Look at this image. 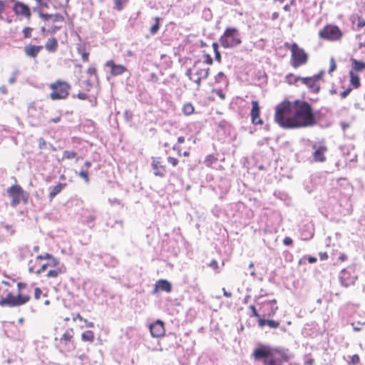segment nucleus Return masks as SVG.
<instances>
[{
  "label": "nucleus",
  "mask_w": 365,
  "mask_h": 365,
  "mask_svg": "<svg viewBox=\"0 0 365 365\" xmlns=\"http://www.w3.org/2000/svg\"><path fill=\"white\" fill-rule=\"evenodd\" d=\"M274 121L284 129H298L316 123L313 108L302 100H284L275 107Z\"/></svg>",
  "instance_id": "obj_1"
},
{
  "label": "nucleus",
  "mask_w": 365,
  "mask_h": 365,
  "mask_svg": "<svg viewBox=\"0 0 365 365\" xmlns=\"http://www.w3.org/2000/svg\"><path fill=\"white\" fill-rule=\"evenodd\" d=\"M252 356L256 361L262 359L263 365H284L290 359L287 350L264 345L255 349Z\"/></svg>",
  "instance_id": "obj_2"
},
{
  "label": "nucleus",
  "mask_w": 365,
  "mask_h": 365,
  "mask_svg": "<svg viewBox=\"0 0 365 365\" xmlns=\"http://www.w3.org/2000/svg\"><path fill=\"white\" fill-rule=\"evenodd\" d=\"M2 285L4 286L5 297L0 298V306L1 307H19L26 304L31 299L29 294L22 293L20 289L25 287L26 284L21 282H19L17 286L19 287V292L16 295L14 294L11 291L9 290L10 283L8 282L3 281Z\"/></svg>",
  "instance_id": "obj_3"
},
{
  "label": "nucleus",
  "mask_w": 365,
  "mask_h": 365,
  "mask_svg": "<svg viewBox=\"0 0 365 365\" xmlns=\"http://www.w3.org/2000/svg\"><path fill=\"white\" fill-rule=\"evenodd\" d=\"M284 47L291 52L289 63L293 68L297 69L308 63L309 54L297 43L286 42Z\"/></svg>",
  "instance_id": "obj_4"
},
{
  "label": "nucleus",
  "mask_w": 365,
  "mask_h": 365,
  "mask_svg": "<svg viewBox=\"0 0 365 365\" xmlns=\"http://www.w3.org/2000/svg\"><path fill=\"white\" fill-rule=\"evenodd\" d=\"M240 30L234 26L225 28L223 34L219 38V43L225 48H236L242 43Z\"/></svg>",
  "instance_id": "obj_5"
},
{
  "label": "nucleus",
  "mask_w": 365,
  "mask_h": 365,
  "mask_svg": "<svg viewBox=\"0 0 365 365\" xmlns=\"http://www.w3.org/2000/svg\"><path fill=\"white\" fill-rule=\"evenodd\" d=\"M45 272L48 279H56L66 272L65 265L60 260L49 253H45Z\"/></svg>",
  "instance_id": "obj_6"
},
{
  "label": "nucleus",
  "mask_w": 365,
  "mask_h": 365,
  "mask_svg": "<svg viewBox=\"0 0 365 365\" xmlns=\"http://www.w3.org/2000/svg\"><path fill=\"white\" fill-rule=\"evenodd\" d=\"M38 15L43 23L46 24L47 33L50 34H54L60 30L65 22L64 16L58 13L48 14L39 11Z\"/></svg>",
  "instance_id": "obj_7"
},
{
  "label": "nucleus",
  "mask_w": 365,
  "mask_h": 365,
  "mask_svg": "<svg viewBox=\"0 0 365 365\" xmlns=\"http://www.w3.org/2000/svg\"><path fill=\"white\" fill-rule=\"evenodd\" d=\"M51 92L49 97L53 101H59L66 99L70 93L71 86L67 81L62 79H57L48 86Z\"/></svg>",
  "instance_id": "obj_8"
},
{
  "label": "nucleus",
  "mask_w": 365,
  "mask_h": 365,
  "mask_svg": "<svg viewBox=\"0 0 365 365\" xmlns=\"http://www.w3.org/2000/svg\"><path fill=\"white\" fill-rule=\"evenodd\" d=\"M210 73V68L205 66L200 61L195 62L192 68L186 71V76L189 79L195 83L199 88L201 81L206 79Z\"/></svg>",
  "instance_id": "obj_9"
},
{
  "label": "nucleus",
  "mask_w": 365,
  "mask_h": 365,
  "mask_svg": "<svg viewBox=\"0 0 365 365\" xmlns=\"http://www.w3.org/2000/svg\"><path fill=\"white\" fill-rule=\"evenodd\" d=\"M343 36L344 33L340 28L334 24H327L319 31L320 38L329 41H340Z\"/></svg>",
  "instance_id": "obj_10"
},
{
  "label": "nucleus",
  "mask_w": 365,
  "mask_h": 365,
  "mask_svg": "<svg viewBox=\"0 0 365 365\" xmlns=\"http://www.w3.org/2000/svg\"><path fill=\"white\" fill-rule=\"evenodd\" d=\"M7 193L11 198V205L16 207L21 202L26 203L29 194L19 185H14L7 189Z\"/></svg>",
  "instance_id": "obj_11"
},
{
  "label": "nucleus",
  "mask_w": 365,
  "mask_h": 365,
  "mask_svg": "<svg viewBox=\"0 0 365 365\" xmlns=\"http://www.w3.org/2000/svg\"><path fill=\"white\" fill-rule=\"evenodd\" d=\"M45 253L38 255L34 259L29 260L28 263V269L30 273L41 275L45 272Z\"/></svg>",
  "instance_id": "obj_12"
},
{
  "label": "nucleus",
  "mask_w": 365,
  "mask_h": 365,
  "mask_svg": "<svg viewBox=\"0 0 365 365\" xmlns=\"http://www.w3.org/2000/svg\"><path fill=\"white\" fill-rule=\"evenodd\" d=\"M10 1L14 3L12 10L16 16L23 17L27 20L31 19V9L27 4L18 0H10Z\"/></svg>",
  "instance_id": "obj_13"
},
{
  "label": "nucleus",
  "mask_w": 365,
  "mask_h": 365,
  "mask_svg": "<svg viewBox=\"0 0 365 365\" xmlns=\"http://www.w3.org/2000/svg\"><path fill=\"white\" fill-rule=\"evenodd\" d=\"M323 76L324 72L321 71L312 76L303 77L302 78V83L305 85L312 93H317L321 88L319 81L322 79Z\"/></svg>",
  "instance_id": "obj_14"
},
{
  "label": "nucleus",
  "mask_w": 365,
  "mask_h": 365,
  "mask_svg": "<svg viewBox=\"0 0 365 365\" xmlns=\"http://www.w3.org/2000/svg\"><path fill=\"white\" fill-rule=\"evenodd\" d=\"M73 329L71 328L66 329L63 334L60 336H56L54 337V341L57 342L59 348L66 351H68L69 345H73Z\"/></svg>",
  "instance_id": "obj_15"
},
{
  "label": "nucleus",
  "mask_w": 365,
  "mask_h": 365,
  "mask_svg": "<svg viewBox=\"0 0 365 365\" xmlns=\"http://www.w3.org/2000/svg\"><path fill=\"white\" fill-rule=\"evenodd\" d=\"M151 167L155 176L163 178L167 172V165L162 157H153Z\"/></svg>",
  "instance_id": "obj_16"
},
{
  "label": "nucleus",
  "mask_w": 365,
  "mask_h": 365,
  "mask_svg": "<svg viewBox=\"0 0 365 365\" xmlns=\"http://www.w3.org/2000/svg\"><path fill=\"white\" fill-rule=\"evenodd\" d=\"M357 276L354 272L349 271L347 269H343L340 274V281L343 286L348 287L354 285Z\"/></svg>",
  "instance_id": "obj_17"
},
{
  "label": "nucleus",
  "mask_w": 365,
  "mask_h": 365,
  "mask_svg": "<svg viewBox=\"0 0 365 365\" xmlns=\"http://www.w3.org/2000/svg\"><path fill=\"white\" fill-rule=\"evenodd\" d=\"M251 122L255 125H262L264 122L260 117V106L257 101H252V109L250 111Z\"/></svg>",
  "instance_id": "obj_18"
},
{
  "label": "nucleus",
  "mask_w": 365,
  "mask_h": 365,
  "mask_svg": "<svg viewBox=\"0 0 365 365\" xmlns=\"http://www.w3.org/2000/svg\"><path fill=\"white\" fill-rule=\"evenodd\" d=\"M150 331L153 337L160 338L165 334V324L163 321L158 319L150 325Z\"/></svg>",
  "instance_id": "obj_19"
},
{
  "label": "nucleus",
  "mask_w": 365,
  "mask_h": 365,
  "mask_svg": "<svg viewBox=\"0 0 365 365\" xmlns=\"http://www.w3.org/2000/svg\"><path fill=\"white\" fill-rule=\"evenodd\" d=\"M105 66L110 68V75L120 76L127 71V68L121 64H116L113 60L106 61Z\"/></svg>",
  "instance_id": "obj_20"
},
{
  "label": "nucleus",
  "mask_w": 365,
  "mask_h": 365,
  "mask_svg": "<svg viewBox=\"0 0 365 365\" xmlns=\"http://www.w3.org/2000/svg\"><path fill=\"white\" fill-rule=\"evenodd\" d=\"M172 291L171 283L166 279H159L155 284V288L153 291V294H157L160 292H170Z\"/></svg>",
  "instance_id": "obj_21"
},
{
  "label": "nucleus",
  "mask_w": 365,
  "mask_h": 365,
  "mask_svg": "<svg viewBox=\"0 0 365 365\" xmlns=\"http://www.w3.org/2000/svg\"><path fill=\"white\" fill-rule=\"evenodd\" d=\"M42 49L43 46L28 44L24 46V51L26 56L36 58Z\"/></svg>",
  "instance_id": "obj_22"
},
{
  "label": "nucleus",
  "mask_w": 365,
  "mask_h": 365,
  "mask_svg": "<svg viewBox=\"0 0 365 365\" xmlns=\"http://www.w3.org/2000/svg\"><path fill=\"white\" fill-rule=\"evenodd\" d=\"M327 147L321 145L313 153V158L316 162H324L326 160L325 153L327 151Z\"/></svg>",
  "instance_id": "obj_23"
},
{
  "label": "nucleus",
  "mask_w": 365,
  "mask_h": 365,
  "mask_svg": "<svg viewBox=\"0 0 365 365\" xmlns=\"http://www.w3.org/2000/svg\"><path fill=\"white\" fill-rule=\"evenodd\" d=\"M58 48V43L55 37L48 38L45 43V48L49 53H55Z\"/></svg>",
  "instance_id": "obj_24"
},
{
  "label": "nucleus",
  "mask_w": 365,
  "mask_h": 365,
  "mask_svg": "<svg viewBox=\"0 0 365 365\" xmlns=\"http://www.w3.org/2000/svg\"><path fill=\"white\" fill-rule=\"evenodd\" d=\"M6 9V1L5 0H0V21H2L8 24L13 22V16L4 17V14Z\"/></svg>",
  "instance_id": "obj_25"
},
{
  "label": "nucleus",
  "mask_w": 365,
  "mask_h": 365,
  "mask_svg": "<svg viewBox=\"0 0 365 365\" xmlns=\"http://www.w3.org/2000/svg\"><path fill=\"white\" fill-rule=\"evenodd\" d=\"M67 186L66 183L59 182L56 185H55L51 190L48 195V198L50 201L59 194Z\"/></svg>",
  "instance_id": "obj_26"
},
{
  "label": "nucleus",
  "mask_w": 365,
  "mask_h": 365,
  "mask_svg": "<svg viewBox=\"0 0 365 365\" xmlns=\"http://www.w3.org/2000/svg\"><path fill=\"white\" fill-rule=\"evenodd\" d=\"M350 85L354 88H358L361 86L360 78L354 71H349Z\"/></svg>",
  "instance_id": "obj_27"
},
{
  "label": "nucleus",
  "mask_w": 365,
  "mask_h": 365,
  "mask_svg": "<svg viewBox=\"0 0 365 365\" xmlns=\"http://www.w3.org/2000/svg\"><path fill=\"white\" fill-rule=\"evenodd\" d=\"M351 67L355 73L361 72L365 70V62L351 58Z\"/></svg>",
  "instance_id": "obj_28"
},
{
  "label": "nucleus",
  "mask_w": 365,
  "mask_h": 365,
  "mask_svg": "<svg viewBox=\"0 0 365 365\" xmlns=\"http://www.w3.org/2000/svg\"><path fill=\"white\" fill-rule=\"evenodd\" d=\"M302 78L303 77L297 76L294 73H290L285 76V82L289 85H297L298 81L302 82Z\"/></svg>",
  "instance_id": "obj_29"
},
{
  "label": "nucleus",
  "mask_w": 365,
  "mask_h": 365,
  "mask_svg": "<svg viewBox=\"0 0 365 365\" xmlns=\"http://www.w3.org/2000/svg\"><path fill=\"white\" fill-rule=\"evenodd\" d=\"M94 332L91 330L85 331L81 334V340L83 341L92 343L94 341Z\"/></svg>",
  "instance_id": "obj_30"
},
{
  "label": "nucleus",
  "mask_w": 365,
  "mask_h": 365,
  "mask_svg": "<svg viewBox=\"0 0 365 365\" xmlns=\"http://www.w3.org/2000/svg\"><path fill=\"white\" fill-rule=\"evenodd\" d=\"M353 24H356L358 29H362L365 26V19L359 15L352 16Z\"/></svg>",
  "instance_id": "obj_31"
},
{
  "label": "nucleus",
  "mask_w": 365,
  "mask_h": 365,
  "mask_svg": "<svg viewBox=\"0 0 365 365\" xmlns=\"http://www.w3.org/2000/svg\"><path fill=\"white\" fill-rule=\"evenodd\" d=\"M63 159L71 160L76 159V161L78 160V154L73 150H65L63 153Z\"/></svg>",
  "instance_id": "obj_32"
},
{
  "label": "nucleus",
  "mask_w": 365,
  "mask_h": 365,
  "mask_svg": "<svg viewBox=\"0 0 365 365\" xmlns=\"http://www.w3.org/2000/svg\"><path fill=\"white\" fill-rule=\"evenodd\" d=\"M182 110L185 115H190L194 113L195 108L191 103H187L183 105Z\"/></svg>",
  "instance_id": "obj_33"
},
{
  "label": "nucleus",
  "mask_w": 365,
  "mask_h": 365,
  "mask_svg": "<svg viewBox=\"0 0 365 365\" xmlns=\"http://www.w3.org/2000/svg\"><path fill=\"white\" fill-rule=\"evenodd\" d=\"M173 149L177 152V154L178 156H184V157H189L190 155V153L189 150H185L184 152H182V148L178 145H174L173 147Z\"/></svg>",
  "instance_id": "obj_34"
},
{
  "label": "nucleus",
  "mask_w": 365,
  "mask_h": 365,
  "mask_svg": "<svg viewBox=\"0 0 365 365\" xmlns=\"http://www.w3.org/2000/svg\"><path fill=\"white\" fill-rule=\"evenodd\" d=\"M128 2V0H113V8L117 11H121L123 9L124 4Z\"/></svg>",
  "instance_id": "obj_35"
},
{
  "label": "nucleus",
  "mask_w": 365,
  "mask_h": 365,
  "mask_svg": "<svg viewBox=\"0 0 365 365\" xmlns=\"http://www.w3.org/2000/svg\"><path fill=\"white\" fill-rule=\"evenodd\" d=\"M212 47L213 48L214 53H215V58L218 62H221V54L220 52L218 50V43L214 42L212 44Z\"/></svg>",
  "instance_id": "obj_36"
},
{
  "label": "nucleus",
  "mask_w": 365,
  "mask_h": 365,
  "mask_svg": "<svg viewBox=\"0 0 365 365\" xmlns=\"http://www.w3.org/2000/svg\"><path fill=\"white\" fill-rule=\"evenodd\" d=\"M155 24L152 26L150 29V32L151 34H155L160 29V18L158 16L155 17Z\"/></svg>",
  "instance_id": "obj_37"
},
{
  "label": "nucleus",
  "mask_w": 365,
  "mask_h": 365,
  "mask_svg": "<svg viewBox=\"0 0 365 365\" xmlns=\"http://www.w3.org/2000/svg\"><path fill=\"white\" fill-rule=\"evenodd\" d=\"M34 29L32 27L26 26L22 30V34L24 38H29L32 36Z\"/></svg>",
  "instance_id": "obj_38"
},
{
  "label": "nucleus",
  "mask_w": 365,
  "mask_h": 365,
  "mask_svg": "<svg viewBox=\"0 0 365 365\" xmlns=\"http://www.w3.org/2000/svg\"><path fill=\"white\" fill-rule=\"evenodd\" d=\"M78 53L81 55V58L83 62L88 61L89 53L86 51L85 48H78Z\"/></svg>",
  "instance_id": "obj_39"
},
{
  "label": "nucleus",
  "mask_w": 365,
  "mask_h": 365,
  "mask_svg": "<svg viewBox=\"0 0 365 365\" xmlns=\"http://www.w3.org/2000/svg\"><path fill=\"white\" fill-rule=\"evenodd\" d=\"M78 175L81 178H83L86 183L89 182L90 179H89V174H88V170H81L78 173Z\"/></svg>",
  "instance_id": "obj_40"
},
{
  "label": "nucleus",
  "mask_w": 365,
  "mask_h": 365,
  "mask_svg": "<svg viewBox=\"0 0 365 365\" xmlns=\"http://www.w3.org/2000/svg\"><path fill=\"white\" fill-rule=\"evenodd\" d=\"M360 362V357L358 354H354L350 357L349 364L350 365H356Z\"/></svg>",
  "instance_id": "obj_41"
},
{
  "label": "nucleus",
  "mask_w": 365,
  "mask_h": 365,
  "mask_svg": "<svg viewBox=\"0 0 365 365\" xmlns=\"http://www.w3.org/2000/svg\"><path fill=\"white\" fill-rule=\"evenodd\" d=\"M167 161L170 163L173 167H176L179 163V160L177 158L168 156L167 158Z\"/></svg>",
  "instance_id": "obj_42"
},
{
  "label": "nucleus",
  "mask_w": 365,
  "mask_h": 365,
  "mask_svg": "<svg viewBox=\"0 0 365 365\" xmlns=\"http://www.w3.org/2000/svg\"><path fill=\"white\" fill-rule=\"evenodd\" d=\"M267 325L270 328L277 329L279 327V322L272 319H267Z\"/></svg>",
  "instance_id": "obj_43"
},
{
  "label": "nucleus",
  "mask_w": 365,
  "mask_h": 365,
  "mask_svg": "<svg viewBox=\"0 0 365 365\" xmlns=\"http://www.w3.org/2000/svg\"><path fill=\"white\" fill-rule=\"evenodd\" d=\"M87 73L91 77L93 76H95L96 78H98L97 71L95 67H93V66L88 67L87 69Z\"/></svg>",
  "instance_id": "obj_44"
},
{
  "label": "nucleus",
  "mask_w": 365,
  "mask_h": 365,
  "mask_svg": "<svg viewBox=\"0 0 365 365\" xmlns=\"http://www.w3.org/2000/svg\"><path fill=\"white\" fill-rule=\"evenodd\" d=\"M225 78V74L220 71L219 72L217 76H215V81L217 83H220L221 81H222Z\"/></svg>",
  "instance_id": "obj_45"
},
{
  "label": "nucleus",
  "mask_w": 365,
  "mask_h": 365,
  "mask_svg": "<svg viewBox=\"0 0 365 365\" xmlns=\"http://www.w3.org/2000/svg\"><path fill=\"white\" fill-rule=\"evenodd\" d=\"M203 57H204V62L207 64V65H212V63H213V60L212 58V57L210 56V54H204L203 55Z\"/></svg>",
  "instance_id": "obj_46"
},
{
  "label": "nucleus",
  "mask_w": 365,
  "mask_h": 365,
  "mask_svg": "<svg viewBox=\"0 0 365 365\" xmlns=\"http://www.w3.org/2000/svg\"><path fill=\"white\" fill-rule=\"evenodd\" d=\"M296 6V4H295L294 0H292V1H290L289 4H286L283 9L286 11H291L292 6Z\"/></svg>",
  "instance_id": "obj_47"
},
{
  "label": "nucleus",
  "mask_w": 365,
  "mask_h": 365,
  "mask_svg": "<svg viewBox=\"0 0 365 365\" xmlns=\"http://www.w3.org/2000/svg\"><path fill=\"white\" fill-rule=\"evenodd\" d=\"M42 295V290L39 287H36L34 289V298L39 299Z\"/></svg>",
  "instance_id": "obj_48"
},
{
  "label": "nucleus",
  "mask_w": 365,
  "mask_h": 365,
  "mask_svg": "<svg viewBox=\"0 0 365 365\" xmlns=\"http://www.w3.org/2000/svg\"><path fill=\"white\" fill-rule=\"evenodd\" d=\"M336 68V64L334 58L330 60V66L329 69V73H331Z\"/></svg>",
  "instance_id": "obj_49"
},
{
  "label": "nucleus",
  "mask_w": 365,
  "mask_h": 365,
  "mask_svg": "<svg viewBox=\"0 0 365 365\" xmlns=\"http://www.w3.org/2000/svg\"><path fill=\"white\" fill-rule=\"evenodd\" d=\"M46 142L45 139L43 138H40L38 139V148L40 149H44L46 148Z\"/></svg>",
  "instance_id": "obj_50"
},
{
  "label": "nucleus",
  "mask_w": 365,
  "mask_h": 365,
  "mask_svg": "<svg viewBox=\"0 0 365 365\" xmlns=\"http://www.w3.org/2000/svg\"><path fill=\"white\" fill-rule=\"evenodd\" d=\"M250 309L252 311V317H259V314L257 312V309L254 305H250Z\"/></svg>",
  "instance_id": "obj_51"
},
{
  "label": "nucleus",
  "mask_w": 365,
  "mask_h": 365,
  "mask_svg": "<svg viewBox=\"0 0 365 365\" xmlns=\"http://www.w3.org/2000/svg\"><path fill=\"white\" fill-rule=\"evenodd\" d=\"M283 243L285 245H287V246H290L293 244V240L291 237H286L284 240H283Z\"/></svg>",
  "instance_id": "obj_52"
},
{
  "label": "nucleus",
  "mask_w": 365,
  "mask_h": 365,
  "mask_svg": "<svg viewBox=\"0 0 365 365\" xmlns=\"http://www.w3.org/2000/svg\"><path fill=\"white\" fill-rule=\"evenodd\" d=\"M209 266L215 270L218 269V263L215 259L212 260L210 262Z\"/></svg>",
  "instance_id": "obj_53"
},
{
  "label": "nucleus",
  "mask_w": 365,
  "mask_h": 365,
  "mask_svg": "<svg viewBox=\"0 0 365 365\" xmlns=\"http://www.w3.org/2000/svg\"><path fill=\"white\" fill-rule=\"evenodd\" d=\"M351 88H348L347 89L341 93V97L342 98H345L351 93Z\"/></svg>",
  "instance_id": "obj_54"
},
{
  "label": "nucleus",
  "mask_w": 365,
  "mask_h": 365,
  "mask_svg": "<svg viewBox=\"0 0 365 365\" xmlns=\"http://www.w3.org/2000/svg\"><path fill=\"white\" fill-rule=\"evenodd\" d=\"M72 320L73 322H76V320H79L80 322H83V317L79 313H78V314H76L75 315H73Z\"/></svg>",
  "instance_id": "obj_55"
},
{
  "label": "nucleus",
  "mask_w": 365,
  "mask_h": 365,
  "mask_svg": "<svg viewBox=\"0 0 365 365\" xmlns=\"http://www.w3.org/2000/svg\"><path fill=\"white\" fill-rule=\"evenodd\" d=\"M258 318H259V319H258V325H259V327H263L264 325L267 324V319H262V318H260V317H258Z\"/></svg>",
  "instance_id": "obj_56"
},
{
  "label": "nucleus",
  "mask_w": 365,
  "mask_h": 365,
  "mask_svg": "<svg viewBox=\"0 0 365 365\" xmlns=\"http://www.w3.org/2000/svg\"><path fill=\"white\" fill-rule=\"evenodd\" d=\"M319 256L321 260H327L328 259V254L325 252H319Z\"/></svg>",
  "instance_id": "obj_57"
},
{
  "label": "nucleus",
  "mask_w": 365,
  "mask_h": 365,
  "mask_svg": "<svg viewBox=\"0 0 365 365\" xmlns=\"http://www.w3.org/2000/svg\"><path fill=\"white\" fill-rule=\"evenodd\" d=\"M78 98L81 100H86L88 98V95L83 92H80L78 93Z\"/></svg>",
  "instance_id": "obj_58"
},
{
  "label": "nucleus",
  "mask_w": 365,
  "mask_h": 365,
  "mask_svg": "<svg viewBox=\"0 0 365 365\" xmlns=\"http://www.w3.org/2000/svg\"><path fill=\"white\" fill-rule=\"evenodd\" d=\"M83 322L86 324V327L93 328L94 327V323L92 322H88L87 319H83Z\"/></svg>",
  "instance_id": "obj_59"
},
{
  "label": "nucleus",
  "mask_w": 365,
  "mask_h": 365,
  "mask_svg": "<svg viewBox=\"0 0 365 365\" xmlns=\"http://www.w3.org/2000/svg\"><path fill=\"white\" fill-rule=\"evenodd\" d=\"M61 120V115H58L56 118H51L49 120V122L51 123H59L60 121Z\"/></svg>",
  "instance_id": "obj_60"
},
{
  "label": "nucleus",
  "mask_w": 365,
  "mask_h": 365,
  "mask_svg": "<svg viewBox=\"0 0 365 365\" xmlns=\"http://www.w3.org/2000/svg\"><path fill=\"white\" fill-rule=\"evenodd\" d=\"M346 259H347V255L345 253L340 254V255L339 257V260L341 262H343L346 261Z\"/></svg>",
  "instance_id": "obj_61"
},
{
  "label": "nucleus",
  "mask_w": 365,
  "mask_h": 365,
  "mask_svg": "<svg viewBox=\"0 0 365 365\" xmlns=\"http://www.w3.org/2000/svg\"><path fill=\"white\" fill-rule=\"evenodd\" d=\"M307 259L308 262L310 264H313L317 262V258L314 257H312V256H309V257H307Z\"/></svg>",
  "instance_id": "obj_62"
},
{
  "label": "nucleus",
  "mask_w": 365,
  "mask_h": 365,
  "mask_svg": "<svg viewBox=\"0 0 365 365\" xmlns=\"http://www.w3.org/2000/svg\"><path fill=\"white\" fill-rule=\"evenodd\" d=\"M41 32L43 34H48L47 33V26H46V24L44 23V25L41 28Z\"/></svg>",
  "instance_id": "obj_63"
},
{
  "label": "nucleus",
  "mask_w": 365,
  "mask_h": 365,
  "mask_svg": "<svg viewBox=\"0 0 365 365\" xmlns=\"http://www.w3.org/2000/svg\"><path fill=\"white\" fill-rule=\"evenodd\" d=\"M6 290H4V286L0 284V298L4 297Z\"/></svg>",
  "instance_id": "obj_64"
}]
</instances>
